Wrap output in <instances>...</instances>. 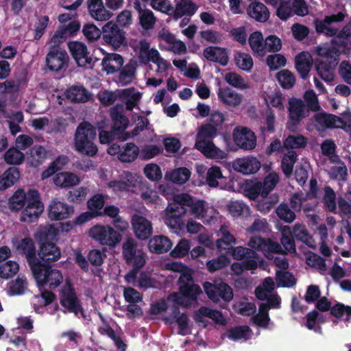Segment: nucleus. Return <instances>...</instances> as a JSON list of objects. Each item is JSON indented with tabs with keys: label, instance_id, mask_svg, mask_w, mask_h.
<instances>
[{
	"label": "nucleus",
	"instance_id": "6ab92c4d",
	"mask_svg": "<svg viewBox=\"0 0 351 351\" xmlns=\"http://www.w3.org/2000/svg\"><path fill=\"white\" fill-rule=\"evenodd\" d=\"M124 32L112 21L108 22L102 27V38L108 45L117 49L125 42Z\"/></svg>",
	"mask_w": 351,
	"mask_h": 351
},
{
	"label": "nucleus",
	"instance_id": "0eeeda50",
	"mask_svg": "<svg viewBox=\"0 0 351 351\" xmlns=\"http://www.w3.org/2000/svg\"><path fill=\"white\" fill-rule=\"evenodd\" d=\"M97 132L95 127L87 122H82L77 126L74 137L75 150L80 154L94 156L97 147L94 143Z\"/></svg>",
	"mask_w": 351,
	"mask_h": 351
},
{
	"label": "nucleus",
	"instance_id": "1a4fd4ad",
	"mask_svg": "<svg viewBox=\"0 0 351 351\" xmlns=\"http://www.w3.org/2000/svg\"><path fill=\"white\" fill-rule=\"evenodd\" d=\"M272 6L278 7L276 14L283 21L290 18L293 12L301 16L308 13V6L304 0H264Z\"/></svg>",
	"mask_w": 351,
	"mask_h": 351
},
{
	"label": "nucleus",
	"instance_id": "338daca9",
	"mask_svg": "<svg viewBox=\"0 0 351 351\" xmlns=\"http://www.w3.org/2000/svg\"><path fill=\"white\" fill-rule=\"evenodd\" d=\"M307 144V138L302 135H289L284 142V147L287 149H298L303 148Z\"/></svg>",
	"mask_w": 351,
	"mask_h": 351
},
{
	"label": "nucleus",
	"instance_id": "9d476101",
	"mask_svg": "<svg viewBox=\"0 0 351 351\" xmlns=\"http://www.w3.org/2000/svg\"><path fill=\"white\" fill-rule=\"evenodd\" d=\"M88 235L100 245L110 248L115 247L122 239L121 234L109 225L97 224L90 228Z\"/></svg>",
	"mask_w": 351,
	"mask_h": 351
},
{
	"label": "nucleus",
	"instance_id": "864d4df0",
	"mask_svg": "<svg viewBox=\"0 0 351 351\" xmlns=\"http://www.w3.org/2000/svg\"><path fill=\"white\" fill-rule=\"evenodd\" d=\"M258 264L256 260L249 259L241 262L233 263L231 265L232 271L236 275L241 274L244 271H254L258 268Z\"/></svg>",
	"mask_w": 351,
	"mask_h": 351
},
{
	"label": "nucleus",
	"instance_id": "ddd939ff",
	"mask_svg": "<svg viewBox=\"0 0 351 351\" xmlns=\"http://www.w3.org/2000/svg\"><path fill=\"white\" fill-rule=\"evenodd\" d=\"M44 210V205L40 199V194L35 189H30L27 192V205L23 210L21 221L26 223H32L36 221Z\"/></svg>",
	"mask_w": 351,
	"mask_h": 351
},
{
	"label": "nucleus",
	"instance_id": "c03bdc74",
	"mask_svg": "<svg viewBox=\"0 0 351 351\" xmlns=\"http://www.w3.org/2000/svg\"><path fill=\"white\" fill-rule=\"evenodd\" d=\"M292 235L294 238L303 242L311 248L316 247V243L312 237L308 234L305 226L300 223H296L291 228Z\"/></svg>",
	"mask_w": 351,
	"mask_h": 351
},
{
	"label": "nucleus",
	"instance_id": "f8f14e48",
	"mask_svg": "<svg viewBox=\"0 0 351 351\" xmlns=\"http://www.w3.org/2000/svg\"><path fill=\"white\" fill-rule=\"evenodd\" d=\"M122 254L125 263L135 269L143 267L145 263V253L132 238L127 239L123 243Z\"/></svg>",
	"mask_w": 351,
	"mask_h": 351
},
{
	"label": "nucleus",
	"instance_id": "bf43d9fd",
	"mask_svg": "<svg viewBox=\"0 0 351 351\" xmlns=\"http://www.w3.org/2000/svg\"><path fill=\"white\" fill-rule=\"evenodd\" d=\"M275 288V282L272 278H266L261 286L258 287L255 290L256 298L260 300H264L267 295L271 293Z\"/></svg>",
	"mask_w": 351,
	"mask_h": 351
},
{
	"label": "nucleus",
	"instance_id": "473e14b6",
	"mask_svg": "<svg viewBox=\"0 0 351 351\" xmlns=\"http://www.w3.org/2000/svg\"><path fill=\"white\" fill-rule=\"evenodd\" d=\"M123 57L118 53H107L102 59V70L107 74H112L119 71L123 64Z\"/></svg>",
	"mask_w": 351,
	"mask_h": 351
},
{
	"label": "nucleus",
	"instance_id": "4c0bfd02",
	"mask_svg": "<svg viewBox=\"0 0 351 351\" xmlns=\"http://www.w3.org/2000/svg\"><path fill=\"white\" fill-rule=\"evenodd\" d=\"M197 8V5L192 0H180L173 8V18L178 20L184 16L191 17Z\"/></svg>",
	"mask_w": 351,
	"mask_h": 351
},
{
	"label": "nucleus",
	"instance_id": "6e6552de",
	"mask_svg": "<svg viewBox=\"0 0 351 351\" xmlns=\"http://www.w3.org/2000/svg\"><path fill=\"white\" fill-rule=\"evenodd\" d=\"M59 299L64 313H73L78 317H84V312L73 284L66 279L60 288Z\"/></svg>",
	"mask_w": 351,
	"mask_h": 351
},
{
	"label": "nucleus",
	"instance_id": "cd10ccee",
	"mask_svg": "<svg viewBox=\"0 0 351 351\" xmlns=\"http://www.w3.org/2000/svg\"><path fill=\"white\" fill-rule=\"evenodd\" d=\"M219 101L224 105L236 108L243 101V95L229 87H219L217 91Z\"/></svg>",
	"mask_w": 351,
	"mask_h": 351
},
{
	"label": "nucleus",
	"instance_id": "b1692460",
	"mask_svg": "<svg viewBox=\"0 0 351 351\" xmlns=\"http://www.w3.org/2000/svg\"><path fill=\"white\" fill-rule=\"evenodd\" d=\"M233 169L244 175L256 173L261 168V162L253 156H245L235 159L232 162Z\"/></svg>",
	"mask_w": 351,
	"mask_h": 351
},
{
	"label": "nucleus",
	"instance_id": "3c124183",
	"mask_svg": "<svg viewBox=\"0 0 351 351\" xmlns=\"http://www.w3.org/2000/svg\"><path fill=\"white\" fill-rule=\"evenodd\" d=\"M337 64H332L320 61L316 66L319 76L326 82H331L334 80V68Z\"/></svg>",
	"mask_w": 351,
	"mask_h": 351
},
{
	"label": "nucleus",
	"instance_id": "423d86ee",
	"mask_svg": "<svg viewBox=\"0 0 351 351\" xmlns=\"http://www.w3.org/2000/svg\"><path fill=\"white\" fill-rule=\"evenodd\" d=\"M218 128L212 123L202 125L198 130L195 147L206 158L214 159H224L228 153L217 147L210 141L217 134Z\"/></svg>",
	"mask_w": 351,
	"mask_h": 351
},
{
	"label": "nucleus",
	"instance_id": "39448f33",
	"mask_svg": "<svg viewBox=\"0 0 351 351\" xmlns=\"http://www.w3.org/2000/svg\"><path fill=\"white\" fill-rule=\"evenodd\" d=\"M178 201L188 208L189 213L195 219L201 220L204 224L215 223L218 219V211L204 199H193L187 194L178 195Z\"/></svg>",
	"mask_w": 351,
	"mask_h": 351
},
{
	"label": "nucleus",
	"instance_id": "f03ea898",
	"mask_svg": "<svg viewBox=\"0 0 351 351\" xmlns=\"http://www.w3.org/2000/svg\"><path fill=\"white\" fill-rule=\"evenodd\" d=\"M32 271L40 291V295L35 298L40 305L47 306L56 298L55 294L47 289L53 290L59 287L64 282L63 274L59 269L43 267L38 264L32 265Z\"/></svg>",
	"mask_w": 351,
	"mask_h": 351
},
{
	"label": "nucleus",
	"instance_id": "680f3d73",
	"mask_svg": "<svg viewBox=\"0 0 351 351\" xmlns=\"http://www.w3.org/2000/svg\"><path fill=\"white\" fill-rule=\"evenodd\" d=\"M24 158V154L16 147H11L4 154V160L9 165H20L23 162Z\"/></svg>",
	"mask_w": 351,
	"mask_h": 351
},
{
	"label": "nucleus",
	"instance_id": "dca6fc26",
	"mask_svg": "<svg viewBox=\"0 0 351 351\" xmlns=\"http://www.w3.org/2000/svg\"><path fill=\"white\" fill-rule=\"evenodd\" d=\"M345 15L342 12L331 16H326L323 20H316L315 22L317 32L327 36H337L341 31L339 29V22L344 19Z\"/></svg>",
	"mask_w": 351,
	"mask_h": 351
},
{
	"label": "nucleus",
	"instance_id": "a878e982",
	"mask_svg": "<svg viewBox=\"0 0 351 351\" xmlns=\"http://www.w3.org/2000/svg\"><path fill=\"white\" fill-rule=\"evenodd\" d=\"M121 178V180H112L108 183V186L115 193L129 191L135 186L137 182L136 176L130 171H124Z\"/></svg>",
	"mask_w": 351,
	"mask_h": 351
},
{
	"label": "nucleus",
	"instance_id": "4be33fe9",
	"mask_svg": "<svg viewBox=\"0 0 351 351\" xmlns=\"http://www.w3.org/2000/svg\"><path fill=\"white\" fill-rule=\"evenodd\" d=\"M316 306L322 311H327L330 309L332 315L344 321H348L351 316V306H345L341 303H337L332 306L331 302L325 297L317 301Z\"/></svg>",
	"mask_w": 351,
	"mask_h": 351
},
{
	"label": "nucleus",
	"instance_id": "f257e3e1",
	"mask_svg": "<svg viewBox=\"0 0 351 351\" xmlns=\"http://www.w3.org/2000/svg\"><path fill=\"white\" fill-rule=\"evenodd\" d=\"M180 292L170 294L167 300L175 305L171 313L165 317L167 324L176 323L178 326V334L185 336L191 334L189 317L186 313H180L178 306L189 308L197 303V297L202 293L201 288L194 284L191 275L182 274L179 278Z\"/></svg>",
	"mask_w": 351,
	"mask_h": 351
},
{
	"label": "nucleus",
	"instance_id": "bb28decb",
	"mask_svg": "<svg viewBox=\"0 0 351 351\" xmlns=\"http://www.w3.org/2000/svg\"><path fill=\"white\" fill-rule=\"evenodd\" d=\"M73 213V208L66 203L54 199L49 208V217L54 220H62L69 218Z\"/></svg>",
	"mask_w": 351,
	"mask_h": 351
},
{
	"label": "nucleus",
	"instance_id": "603ef678",
	"mask_svg": "<svg viewBox=\"0 0 351 351\" xmlns=\"http://www.w3.org/2000/svg\"><path fill=\"white\" fill-rule=\"evenodd\" d=\"M297 157V154L293 150H289L284 154L281 161V169L287 177H289L292 174Z\"/></svg>",
	"mask_w": 351,
	"mask_h": 351
},
{
	"label": "nucleus",
	"instance_id": "2f4dec72",
	"mask_svg": "<svg viewBox=\"0 0 351 351\" xmlns=\"http://www.w3.org/2000/svg\"><path fill=\"white\" fill-rule=\"evenodd\" d=\"M39 257L45 262H55L61 257L60 248L53 243L45 241L40 244L38 253Z\"/></svg>",
	"mask_w": 351,
	"mask_h": 351
},
{
	"label": "nucleus",
	"instance_id": "9b49d317",
	"mask_svg": "<svg viewBox=\"0 0 351 351\" xmlns=\"http://www.w3.org/2000/svg\"><path fill=\"white\" fill-rule=\"evenodd\" d=\"M186 212L187 209L178 201L177 195L165 209L163 221L173 232L178 233L184 228L182 217Z\"/></svg>",
	"mask_w": 351,
	"mask_h": 351
},
{
	"label": "nucleus",
	"instance_id": "72a5a7b5",
	"mask_svg": "<svg viewBox=\"0 0 351 351\" xmlns=\"http://www.w3.org/2000/svg\"><path fill=\"white\" fill-rule=\"evenodd\" d=\"M63 96L74 103H85L91 98V94L82 86H72L68 88Z\"/></svg>",
	"mask_w": 351,
	"mask_h": 351
},
{
	"label": "nucleus",
	"instance_id": "aec40b11",
	"mask_svg": "<svg viewBox=\"0 0 351 351\" xmlns=\"http://www.w3.org/2000/svg\"><path fill=\"white\" fill-rule=\"evenodd\" d=\"M69 56L59 46H51L46 56L47 66L51 71H58L66 66Z\"/></svg>",
	"mask_w": 351,
	"mask_h": 351
},
{
	"label": "nucleus",
	"instance_id": "f3484780",
	"mask_svg": "<svg viewBox=\"0 0 351 351\" xmlns=\"http://www.w3.org/2000/svg\"><path fill=\"white\" fill-rule=\"evenodd\" d=\"M308 110L302 100L296 98L291 99L289 101L288 129L294 131L300 122L308 116Z\"/></svg>",
	"mask_w": 351,
	"mask_h": 351
},
{
	"label": "nucleus",
	"instance_id": "c9c22d12",
	"mask_svg": "<svg viewBox=\"0 0 351 351\" xmlns=\"http://www.w3.org/2000/svg\"><path fill=\"white\" fill-rule=\"evenodd\" d=\"M173 246V243L163 235L154 236L148 242V248L151 252L162 254L167 252Z\"/></svg>",
	"mask_w": 351,
	"mask_h": 351
},
{
	"label": "nucleus",
	"instance_id": "69168bd1",
	"mask_svg": "<svg viewBox=\"0 0 351 351\" xmlns=\"http://www.w3.org/2000/svg\"><path fill=\"white\" fill-rule=\"evenodd\" d=\"M234 61L239 69L245 71H250L254 65L252 58L245 53H237L234 56Z\"/></svg>",
	"mask_w": 351,
	"mask_h": 351
},
{
	"label": "nucleus",
	"instance_id": "052dcab7",
	"mask_svg": "<svg viewBox=\"0 0 351 351\" xmlns=\"http://www.w3.org/2000/svg\"><path fill=\"white\" fill-rule=\"evenodd\" d=\"M249 44L252 51L259 56H264V42L260 32H253L249 38Z\"/></svg>",
	"mask_w": 351,
	"mask_h": 351
},
{
	"label": "nucleus",
	"instance_id": "5fc2aeb1",
	"mask_svg": "<svg viewBox=\"0 0 351 351\" xmlns=\"http://www.w3.org/2000/svg\"><path fill=\"white\" fill-rule=\"evenodd\" d=\"M268 311V306L265 303L261 304L259 306V312L254 315L252 317V322L256 326L267 328L270 321Z\"/></svg>",
	"mask_w": 351,
	"mask_h": 351
},
{
	"label": "nucleus",
	"instance_id": "412c9836",
	"mask_svg": "<svg viewBox=\"0 0 351 351\" xmlns=\"http://www.w3.org/2000/svg\"><path fill=\"white\" fill-rule=\"evenodd\" d=\"M233 139L238 147L245 150H252L256 145L254 133L247 128H236L233 131Z\"/></svg>",
	"mask_w": 351,
	"mask_h": 351
},
{
	"label": "nucleus",
	"instance_id": "f704fd0d",
	"mask_svg": "<svg viewBox=\"0 0 351 351\" xmlns=\"http://www.w3.org/2000/svg\"><path fill=\"white\" fill-rule=\"evenodd\" d=\"M217 236L219 238L216 241V246L219 252L229 250L231 245L237 242L235 237L230 232L228 226L225 225L221 226Z\"/></svg>",
	"mask_w": 351,
	"mask_h": 351
},
{
	"label": "nucleus",
	"instance_id": "e433bc0d",
	"mask_svg": "<svg viewBox=\"0 0 351 351\" xmlns=\"http://www.w3.org/2000/svg\"><path fill=\"white\" fill-rule=\"evenodd\" d=\"M161 39L166 43L169 51L175 54H184L186 52V47L184 42L178 40L169 32H163L160 34Z\"/></svg>",
	"mask_w": 351,
	"mask_h": 351
},
{
	"label": "nucleus",
	"instance_id": "7ed1b4c3",
	"mask_svg": "<svg viewBox=\"0 0 351 351\" xmlns=\"http://www.w3.org/2000/svg\"><path fill=\"white\" fill-rule=\"evenodd\" d=\"M247 245L249 247L243 246L231 247L230 253L234 259L249 260L254 259L259 262L258 255L256 252H262L267 258H272V254L277 252L280 249V245L272 241L271 239H266L259 236L250 237Z\"/></svg>",
	"mask_w": 351,
	"mask_h": 351
},
{
	"label": "nucleus",
	"instance_id": "5701e85b",
	"mask_svg": "<svg viewBox=\"0 0 351 351\" xmlns=\"http://www.w3.org/2000/svg\"><path fill=\"white\" fill-rule=\"evenodd\" d=\"M14 249L19 254H24L32 267L37 265L36 263V247L34 241L30 238L12 240Z\"/></svg>",
	"mask_w": 351,
	"mask_h": 351
},
{
	"label": "nucleus",
	"instance_id": "c756f323",
	"mask_svg": "<svg viewBox=\"0 0 351 351\" xmlns=\"http://www.w3.org/2000/svg\"><path fill=\"white\" fill-rule=\"evenodd\" d=\"M203 56L210 62L219 63L221 66H226L228 63V53L226 48L209 46L203 51Z\"/></svg>",
	"mask_w": 351,
	"mask_h": 351
},
{
	"label": "nucleus",
	"instance_id": "0e129e2a",
	"mask_svg": "<svg viewBox=\"0 0 351 351\" xmlns=\"http://www.w3.org/2000/svg\"><path fill=\"white\" fill-rule=\"evenodd\" d=\"M337 160V165L331 167L328 171V174L332 179L346 181L348 176L347 167L343 162L339 159Z\"/></svg>",
	"mask_w": 351,
	"mask_h": 351
},
{
	"label": "nucleus",
	"instance_id": "20e7f679",
	"mask_svg": "<svg viewBox=\"0 0 351 351\" xmlns=\"http://www.w3.org/2000/svg\"><path fill=\"white\" fill-rule=\"evenodd\" d=\"M350 35L351 24H347L341 29L337 36L332 39L331 44L324 43L316 47L317 56L326 59V62L337 64L340 53L348 52Z\"/></svg>",
	"mask_w": 351,
	"mask_h": 351
},
{
	"label": "nucleus",
	"instance_id": "8fccbe9b",
	"mask_svg": "<svg viewBox=\"0 0 351 351\" xmlns=\"http://www.w3.org/2000/svg\"><path fill=\"white\" fill-rule=\"evenodd\" d=\"M252 331L246 326H237L227 330L226 336L233 341L247 340L251 338Z\"/></svg>",
	"mask_w": 351,
	"mask_h": 351
},
{
	"label": "nucleus",
	"instance_id": "de8ad7c7",
	"mask_svg": "<svg viewBox=\"0 0 351 351\" xmlns=\"http://www.w3.org/2000/svg\"><path fill=\"white\" fill-rule=\"evenodd\" d=\"M20 172L17 168L10 167L0 176V191H3L13 186L19 180Z\"/></svg>",
	"mask_w": 351,
	"mask_h": 351
},
{
	"label": "nucleus",
	"instance_id": "a211bd4d",
	"mask_svg": "<svg viewBox=\"0 0 351 351\" xmlns=\"http://www.w3.org/2000/svg\"><path fill=\"white\" fill-rule=\"evenodd\" d=\"M203 287L208 297L215 302H218L220 299L228 302L233 298L231 287L225 282H215L213 284L206 282Z\"/></svg>",
	"mask_w": 351,
	"mask_h": 351
},
{
	"label": "nucleus",
	"instance_id": "13d9d810",
	"mask_svg": "<svg viewBox=\"0 0 351 351\" xmlns=\"http://www.w3.org/2000/svg\"><path fill=\"white\" fill-rule=\"evenodd\" d=\"M224 80L229 85L238 89L245 90L250 87L247 81L234 72L226 73Z\"/></svg>",
	"mask_w": 351,
	"mask_h": 351
},
{
	"label": "nucleus",
	"instance_id": "6e6d98bb",
	"mask_svg": "<svg viewBox=\"0 0 351 351\" xmlns=\"http://www.w3.org/2000/svg\"><path fill=\"white\" fill-rule=\"evenodd\" d=\"M282 237L281 244L285 250L289 252H295V245L294 237L292 235L291 228L289 226H285L281 229Z\"/></svg>",
	"mask_w": 351,
	"mask_h": 351
},
{
	"label": "nucleus",
	"instance_id": "37998d69",
	"mask_svg": "<svg viewBox=\"0 0 351 351\" xmlns=\"http://www.w3.org/2000/svg\"><path fill=\"white\" fill-rule=\"evenodd\" d=\"M53 182L60 188H69L78 184L80 179L73 173L61 172L53 178Z\"/></svg>",
	"mask_w": 351,
	"mask_h": 351
},
{
	"label": "nucleus",
	"instance_id": "ea45409f",
	"mask_svg": "<svg viewBox=\"0 0 351 351\" xmlns=\"http://www.w3.org/2000/svg\"><path fill=\"white\" fill-rule=\"evenodd\" d=\"M118 94L125 102L126 108L129 110L136 108L142 97V93L134 88L121 90Z\"/></svg>",
	"mask_w": 351,
	"mask_h": 351
},
{
	"label": "nucleus",
	"instance_id": "e2e57ef3",
	"mask_svg": "<svg viewBox=\"0 0 351 351\" xmlns=\"http://www.w3.org/2000/svg\"><path fill=\"white\" fill-rule=\"evenodd\" d=\"M279 181V176L275 172L267 175L261 186V193L263 197H266L272 191Z\"/></svg>",
	"mask_w": 351,
	"mask_h": 351
},
{
	"label": "nucleus",
	"instance_id": "7c9ffc66",
	"mask_svg": "<svg viewBox=\"0 0 351 351\" xmlns=\"http://www.w3.org/2000/svg\"><path fill=\"white\" fill-rule=\"evenodd\" d=\"M134 50L141 62L147 64L158 57V51L150 47V43L145 39L141 40L135 46Z\"/></svg>",
	"mask_w": 351,
	"mask_h": 351
},
{
	"label": "nucleus",
	"instance_id": "393cba45",
	"mask_svg": "<svg viewBox=\"0 0 351 351\" xmlns=\"http://www.w3.org/2000/svg\"><path fill=\"white\" fill-rule=\"evenodd\" d=\"M131 223L135 236L141 239L145 240L152 234V224L145 217L135 214L132 216Z\"/></svg>",
	"mask_w": 351,
	"mask_h": 351
},
{
	"label": "nucleus",
	"instance_id": "79ce46f5",
	"mask_svg": "<svg viewBox=\"0 0 351 351\" xmlns=\"http://www.w3.org/2000/svg\"><path fill=\"white\" fill-rule=\"evenodd\" d=\"M312 62V56L308 52H301L295 57V68L303 79L308 77Z\"/></svg>",
	"mask_w": 351,
	"mask_h": 351
},
{
	"label": "nucleus",
	"instance_id": "09e8293b",
	"mask_svg": "<svg viewBox=\"0 0 351 351\" xmlns=\"http://www.w3.org/2000/svg\"><path fill=\"white\" fill-rule=\"evenodd\" d=\"M139 156V147L133 143H127L121 147L118 158L123 162H132Z\"/></svg>",
	"mask_w": 351,
	"mask_h": 351
},
{
	"label": "nucleus",
	"instance_id": "a18cd8bd",
	"mask_svg": "<svg viewBox=\"0 0 351 351\" xmlns=\"http://www.w3.org/2000/svg\"><path fill=\"white\" fill-rule=\"evenodd\" d=\"M191 171L186 167H179L169 171L165 174V179L177 184L186 183L191 177Z\"/></svg>",
	"mask_w": 351,
	"mask_h": 351
},
{
	"label": "nucleus",
	"instance_id": "a19ab883",
	"mask_svg": "<svg viewBox=\"0 0 351 351\" xmlns=\"http://www.w3.org/2000/svg\"><path fill=\"white\" fill-rule=\"evenodd\" d=\"M248 15L260 23L266 22L269 18L268 8L262 3L252 2L247 8Z\"/></svg>",
	"mask_w": 351,
	"mask_h": 351
},
{
	"label": "nucleus",
	"instance_id": "2eb2a0df",
	"mask_svg": "<svg viewBox=\"0 0 351 351\" xmlns=\"http://www.w3.org/2000/svg\"><path fill=\"white\" fill-rule=\"evenodd\" d=\"M69 49L79 66L90 68L99 60V58H92L89 56L85 44L79 41H73L68 43Z\"/></svg>",
	"mask_w": 351,
	"mask_h": 351
},
{
	"label": "nucleus",
	"instance_id": "49530a36",
	"mask_svg": "<svg viewBox=\"0 0 351 351\" xmlns=\"http://www.w3.org/2000/svg\"><path fill=\"white\" fill-rule=\"evenodd\" d=\"M136 66L134 63L127 64L119 72L116 82L119 86H126L130 84L136 76Z\"/></svg>",
	"mask_w": 351,
	"mask_h": 351
},
{
	"label": "nucleus",
	"instance_id": "774afa93",
	"mask_svg": "<svg viewBox=\"0 0 351 351\" xmlns=\"http://www.w3.org/2000/svg\"><path fill=\"white\" fill-rule=\"evenodd\" d=\"M276 78L284 88H291L295 84V77L294 75L288 70H282L276 74Z\"/></svg>",
	"mask_w": 351,
	"mask_h": 351
},
{
	"label": "nucleus",
	"instance_id": "4d7b16f0",
	"mask_svg": "<svg viewBox=\"0 0 351 351\" xmlns=\"http://www.w3.org/2000/svg\"><path fill=\"white\" fill-rule=\"evenodd\" d=\"M27 202V193L23 189H18L9 199V207L12 210H19Z\"/></svg>",
	"mask_w": 351,
	"mask_h": 351
},
{
	"label": "nucleus",
	"instance_id": "4468645a",
	"mask_svg": "<svg viewBox=\"0 0 351 351\" xmlns=\"http://www.w3.org/2000/svg\"><path fill=\"white\" fill-rule=\"evenodd\" d=\"M343 116V119L330 114H316L314 117L315 125L319 131L324 130L326 128H342L346 124L345 121L351 120V112L349 111L345 112Z\"/></svg>",
	"mask_w": 351,
	"mask_h": 351
},
{
	"label": "nucleus",
	"instance_id": "c85d7f7f",
	"mask_svg": "<svg viewBox=\"0 0 351 351\" xmlns=\"http://www.w3.org/2000/svg\"><path fill=\"white\" fill-rule=\"evenodd\" d=\"M87 7L90 16L95 21H106L112 16L104 7L102 0H88Z\"/></svg>",
	"mask_w": 351,
	"mask_h": 351
},
{
	"label": "nucleus",
	"instance_id": "58836bf2",
	"mask_svg": "<svg viewBox=\"0 0 351 351\" xmlns=\"http://www.w3.org/2000/svg\"><path fill=\"white\" fill-rule=\"evenodd\" d=\"M134 7L138 14V23L144 30L152 29L156 24V18L152 11L148 9H142L140 3L136 1Z\"/></svg>",
	"mask_w": 351,
	"mask_h": 351
}]
</instances>
